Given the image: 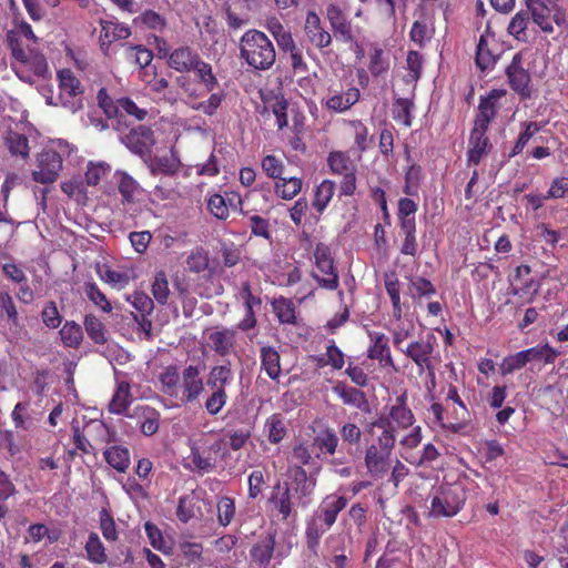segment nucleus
<instances>
[{"instance_id":"obj_58","label":"nucleus","mask_w":568,"mask_h":568,"mask_svg":"<svg viewBox=\"0 0 568 568\" xmlns=\"http://www.w3.org/2000/svg\"><path fill=\"white\" fill-rule=\"evenodd\" d=\"M395 321L397 324L393 329H390V334L393 338V345L397 351H400L404 347V342L414 335L415 325L409 321L404 322L403 317Z\"/></svg>"},{"instance_id":"obj_31","label":"nucleus","mask_w":568,"mask_h":568,"mask_svg":"<svg viewBox=\"0 0 568 568\" xmlns=\"http://www.w3.org/2000/svg\"><path fill=\"white\" fill-rule=\"evenodd\" d=\"M133 402L131 385L126 379L116 378L115 389L108 405V410L114 415L128 417L129 407Z\"/></svg>"},{"instance_id":"obj_18","label":"nucleus","mask_w":568,"mask_h":568,"mask_svg":"<svg viewBox=\"0 0 568 568\" xmlns=\"http://www.w3.org/2000/svg\"><path fill=\"white\" fill-rule=\"evenodd\" d=\"M488 129L474 124L468 139V165H478L484 156L491 151L493 144L487 135Z\"/></svg>"},{"instance_id":"obj_33","label":"nucleus","mask_w":568,"mask_h":568,"mask_svg":"<svg viewBox=\"0 0 568 568\" xmlns=\"http://www.w3.org/2000/svg\"><path fill=\"white\" fill-rule=\"evenodd\" d=\"M9 47L12 57L22 64H30L33 62L37 68V73L42 72L47 68V62L43 55L34 53L32 50H24L21 42L16 39L11 33L8 34Z\"/></svg>"},{"instance_id":"obj_35","label":"nucleus","mask_w":568,"mask_h":568,"mask_svg":"<svg viewBox=\"0 0 568 568\" xmlns=\"http://www.w3.org/2000/svg\"><path fill=\"white\" fill-rule=\"evenodd\" d=\"M240 214L243 216L244 224L251 231V236L262 237L270 241L272 239V227L268 219L263 217L252 211L241 207Z\"/></svg>"},{"instance_id":"obj_16","label":"nucleus","mask_w":568,"mask_h":568,"mask_svg":"<svg viewBox=\"0 0 568 568\" xmlns=\"http://www.w3.org/2000/svg\"><path fill=\"white\" fill-rule=\"evenodd\" d=\"M222 450V440H214L206 445H192L190 459L194 470L205 474L212 471L216 466V455Z\"/></svg>"},{"instance_id":"obj_60","label":"nucleus","mask_w":568,"mask_h":568,"mask_svg":"<svg viewBox=\"0 0 568 568\" xmlns=\"http://www.w3.org/2000/svg\"><path fill=\"white\" fill-rule=\"evenodd\" d=\"M97 272L103 282L112 285L113 287H125L130 281V276L126 272L114 271L106 265L98 266Z\"/></svg>"},{"instance_id":"obj_2","label":"nucleus","mask_w":568,"mask_h":568,"mask_svg":"<svg viewBox=\"0 0 568 568\" xmlns=\"http://www.w3.org/2000/svg\"><path fill=\"white\" fill-rule=\"evenodd\" d=\"M240 58L255 71L270 70L276 61L273 42L262 31L250 29L240 39Z\"/></svg>"},{"instance_id":"obj_51","label":"nucleus","mask_w":568,"mask_h":568,"mask_svg":"<svg viewBox=\"0 0 568 568\" xmlns=\"http://www.w3.org/2000/svg\"><path fill=\"white\" fill-rule=\"evenodd\" d=\"M236 515V506L234 498L230 496H221L216 501L217 523L222 527H227L233 523Z\"/></svg>"},{"instance_id":"obj_45","label":"nucleus","mask_w":568,"mask_h":568,"mask_svg":"<svg viewBox=\"0 0 568 568\" xmlns=\"http://www.w3.org/2000/svg\"><path fill=\"white\" fill-rule=\"evenodd\" d=\"M328 526H325L320 519H316L314 516L306 521L305 528V540L307 548L314 552L320 547V542L322 537L329 530Z\"/></svg>"},{"instance_id":"obj_8","label":"nucleus","mask_w":568,"mask_h":568,"mask_svg":"<svg viewBox=\"0 0 568 568\" xmlns=\"http://www.w3.org/2000/svg\"><path fill=\"white\" fill-rule=\"evenodd\" d=\"M57 78L59 81V100L61 104L72 113L83 109L84 89L81 81L70 69L59 70Z\"/></svg>"},{"instance_id":"obj_30","label":"nucleus","mask_w":568,"mask_h":568,"mask_svg":"<svg viewBox=\"0 0 568 568\" xmlns=\"http://www.w3.org/2000/svg\"><path fill=\"white\" fill-rule=\"evenodd\" d=\"M339 445V437L333 427L324 426L315 432L312 446L316 449V458L334 456Z\"/></svg>"},{"instance_id":"obj_6","label":"nucleus","mask_w":568,"mask_h":568,"mask_svg":"<svg viewBox=\"0 0 568 568\" xmlns=\"http://www.w3.org/2000/svg\"><path fill=\"white\" fill-rule=\"evenodd\" d=\"M437 346L436 337L433 334H426L416 341L408 343L399 352L409 358L418 368V373L427 372L434 376L435 357L434 352Z\"/></svg>"},{"instance_id":"obj_55","label":"nucleus","mask_w":568,"mask_h":568,"mask_svg":"<svg viewBox=\"0 0 568 568\" xmlns=\"http://www.w3.org/2000/svg\"><path fill=\"white\" fill-rule=\"evenodd\" d=\"M59 334L62 343L71 348H78L83 338L82 327L73 321L65 322Z\"/></svg>"},{"instance_id":"obj_24","label":"nucleus","mask_w":568,"mask_h":568,"mask_svg":"<svg viewBox=\"0 0 568 568\" xmlns=\"http://www.w3.org/2000/svg\"><path fill=\"white\" fill-rule=\"evenodd\" d=\"M128 417L136 420V425L144 436H153L160 428L161 413L150 405H136L128 414Z\"/></svg>"},{"instance_id":"obj_20","label":"nucleus","mask_w":568,"mask_h":568,"mask_svg":"<svg viewBox=\"0 0 568 568\" xmlns=\"http://www.w3.org/2000/svg\"><path fill=\"white\" fill-rule=\"evenodd\" d=\"M506 95L504 89H493L486 97H480L478 112L474 119V124L480 128H489L490 123L496 119L500 108L499 100Z\"/></svg>"},{"instance_id":"obj_46","label":"nucleus","mask_w":568,"mask_h":568,"mask_svg":"<svg viewBox=\"0 0 568 568\" xmlns=\"http://www.w3.org/2000/svg\"><path fill=\"white\" fill-rule=\"evenodd\" d=\"M303 187V180L297 176L281 178L274 183L275 194L283 200L294 199Z\"/></svg>"},{"instance_id":"obj_1","label":"nucleus","mask_w":568,"mask_h":568,"mask_svg":"<svg viewBox=\"0 0 568 568\" xmlns=\"http://www.w3.org/2000/svg\"><path fill=\"white\" fill-rule=\"evenodd\" d=\"M288 471L293 487L287 483H278L273 487L270 497L273 510L283 521L297 518V507L308 505L317 483L315 474L308 475L301 466H292Z\"/></svg>"},{"instance_id":"obj_27","label":"nucleus","mask_w":568,"mask_h":568,"mask_svg":"<svg viewBox=\"0 0 568 568\" xmlns=\"http://www.w3.org/2000/svg\"><path fill=\"white\" fill-rule=\"evenodd\" d=\"M274 551L275 534L270 532L261 537L250 549L251 566L256 568H270Z\"/></svg>"},{"instance_id":"obj_38","label":"nucleus","mask_w":568,"mask_h":568,"mask_svg":"<svg viewBox=\"0 0 568 568\" xmlns=\"http://www.w3.org/2000/svg\"><path fill=\"white\" fill-rule=\"evenodd\" d=\"M272 310L281 324L297 325V310L295 303L287 297H275Z\"/></svg>"},{"instance_id":"obj_59","label":"nucleus","mask_w":568,"mask_h":568,"mask_svg":"<svg viewBox=\"0 0 568 568\" xmlns=\"http://www.w3.org/2000/svg\"><path fill=\"white\" fill-rule=\"evenodd\" d=\"M333 392L343 400L346 405L361 406V404L365 400L364 392L355 388L348 387L342 383H337L333 387Z\"/></svg>"},{"instance_id":"obj_54","label":"nucleus","mask_w":568,"mask_h":568,"mask_svg":"<svg viewBox=\"0 0 568 568\" xmlns=\"http://www.w3.org/2000/svg\"><path fill=\"white\" fill-rule=\"evenodd\" d=\"M134 23L149 30L162 32L166 28V19L154 10L148 9L134 18Z\"/></svg>"},{"instance_id":"obj_25","label":"nucleus","mask_w":568,"mask_h":568,"mask_svg":"<svg viewBox=\"0 0 568 568\" xmlns=\"http://www.w3.org/2000/svg\"><path fill=\"white\" fill-rule=\"evenodd\" d=\"M304 32L307 41L320 50L332 44V34L324 28L320 16L315 11L306 13Z\"/></svg>"},{"instance_id":"obj_14","label":"nucleus","mask_w":568,"mask_h":568,"mask_svg":"<svg viewBox=\"0 0 568 568\" xmlns=\"http://www.w3.org/2000/svg\"><path fill=\"white\" fill-rule=\"evenodd\" d=\"M155 42L161 57H168L169 67L180 73H190L201 59L200 54L187 45L179 47L168 54V51H163L161 47V44L165 45L166 42L159 37H155Z\"/></svg>"},{"instance_id":"obj_10","label":"nucleus","mask_w":568,"mask_h":568,"mask_svg":"<svg viewBox=\"0 0 568 568\" xmlns=\"http://www.w3.org/2000/svg\"><path fill=\"white\" fill-rule=\"evenodd\" d=\"M429 413L434 417V424L454 434L463 432L469 423V412L465 403L458 406L455 405L445 416V407L443 404L435 402L430 405Z\"/></svg>"},{"instance_id":"obj_62","label":"nucleus","mask_w":568,"mask_h":568,"mask_svg":"<svg viewBox=\"0 0 568 568\" xmlns=\"http://www.w3.org/2000/svg\"><path fill=\"white\" fill-rule=\"evenodd\" d=\"M212 393L206 397L204 402V408L209 415H219L227 403L226 389L211 388Z\"/></svg>"},{"instance_id":"obj_52","label":"nucleus","mask_w":568,"mask_h":568,"mask_svg":"<svg viewBox=\"0 0 568 568\" xmlns=\"http://www.w3.org/2000/svg\"><path fill=\"white\" fill-rule=\"evenodd\" d=\"M523 130L519 133L517 141L515 142L511 151L509 152V158H515L516 155L520 154L529 140L541 130V125L538 122L529 121L524 122L521 124Z\"/></svg>"},{"instance_id":"obj_49","label":"nucleus","mask_w":568,"mask_h":568,"mask_svg":"<svg viewBox=\"0 0 568 568\" xmlns=\"http://www.w3.org/2000/svg\"><path fill=\"white\" fill-rule=\"evenodd\" d=\"M409 295L414 301L430 298L436 294L434 284L423 276H412L408 285Z\"/></svg>"},{"instance_id":"obj_23","label":"nucleus","mask_w":568,"mask_h":568,"mask_svg":"<svg viewBox=\"0 0 568 568\" xmlns=\"http://www.w3.org/2000/svg\"><path fill=\"white\" fill-rule=\"evenodd\" d=\"M348 499L345 496L336 494L327 495L320 503L313 515L316 519H320L325 526L332 528L336 523L338 514L346 508Z\"/></svg>"},{"instance_id":"obj_32","label":"nucleus","mask_w":568,"mask_h":568,"mask_svg":"<svg viewBox=\"0 0 568 568\" xmlns=\"http://www.w3.org/2000/svg\"><path fill=\"white\" fill-rule=\"evenodd\" d=\"M499 52L494 39L489 41L488 37L481 34L477 44L475 63L480 71L493 70L498 61Z\"/></svg>"},{"instance_id":"obj_12","label":"nucleus","mask_w":568,"mask_h":568,"mask_svg":"<svg viewBox=\"0 0 568 568\" xmlns=\"http://www.w3.org/2000/svg\"><path fill=\"white\" fill-rule=\"evenodd\" d=\"M195 74L197 83L203 90H196L189 81L184 80L180 82V87L189 99L197 100L204 97L206 93L214 91L219 87V81L213 73V68L209 62H205L202 58L194 65L191 71Z\"/></svg>"},{"instance_id":"obj_53","label":"nucleus","mask_w":568,"mask_h":568,"mask_svg":"<svg viewBox=\"0 0 568 568\" xmlns=\"http://www.w3.org/2000/svg\"><path fill=\"white\" fill-rule=\"evenodd\" d=\"M327 165L333 174H345L355 170L351 158L346 152L332 151L327 156Z\"/></svg>"},{"instance_id":"obj_19","label":"nucleus","mask_w":568,"mask_h":568,"mask_svg":"<svg viewBox=\"0 0 568 568\" xmlns=\"http://www.w3.org/2000/svg\"><path fill=\"white\" fill-rule=\"evenodd\" d=\"M326 18L336 39L345 43L354 41L352 21L339 4L328 3L326 6Z\"/></svg>"},{"instance_id":"obj_42","label":"nucleus","mask_w":568,"mask_h":568,"mask_svg":"<svg viewBox=\"0 0 568 568\" xmlns=\"http://www.w3.org/2000/svg\"><path fill=\"white\" fill-rule=\"evenodd\" d=\"M105 462L119 473H125L131 464L130 450L126 447L114 445L103 452Z\"/></svg>"},{"instance_id":"obj_21","label":"nucleus","mask_w":568,"mask_h":568,"mask_svg":"<svg viewBox=\"0 0 568 568\" xmlns=\"http://www.w3.org/2000/svg\"><path fill=\"white\" fill-rule=\"evenodd\" d=\"M369 346L367 348V357L372 361H377L383 367H390L397 371L393 359L389 338L382 332H368Z\"/></svg>"},{"instance_id":"obj_22","label":"nucleus","mask_w":568,"mask_h":568,"mask_svg":"<svg viewBox=\"0 0 568 568\" xmlns=\"http://www.w3.org/2000/svg\"><path fill=\"white\" fill-rule=\"evenodd\" d=\"M99 23L101 27L99 44L104 55L109 54L112 43L119 40H125L131 36V29L125 23H121L115 19H100Z\"/></svg>"},{"instance_id":"obj_57","label":"nucleus","mask_w":568,"mask_h":568,"mask_svg":"<svg viewBox=\"0 0 568 568\" xmlns=\"http://www.w3.org/2000/svg\"><path fill=\"white\" fill-rule=\"evenodd\" d=\"M211 95L200 102L190 103V106L195 110L204 113L205 115L212 116L216 113L217 109L221 106L222 102L225 100V92L223 90L219 92H210Z\"/></svg>"},{"instance_id":"obj_4","label":"nucleus","mask_w":568,"mask_h":568,"mask_svg":"<svg viewBox=\"0 0 568 568\" xmlns=\"http://www.w3.org/2000/svg\"><path fill=\"white\" fill-rule=\"evenodd\" d=\"M467 494L460 483L442 485L432 498L429 515L439 517H454L465 505Z\"/></svg>"},{"instance_id":"obj_3","label":"nucleus","mask_w":568,"mask_h":568,"mask_svg":"<svg viewBox=\"0 0 568 568\" xmlns=\"http://www.w3.org/2000/svg\"><path fill=\"white\" fill-rule=\"evenodd\" d=\"M372 443L365 448L364 464L366 473L374 479L384 478L392 466V455L396 446V436L389 430L375 435L374 429L368 428Z\"/></svg>"},{"instance_id":"obj_43","label":"nucleus","mask_w":568,"mask_h":568,"mask_svg":"<svg viewBox=\"0 0 568 568\" xmlns=\"http://www.w3.org/2000/svg\"><path fill=\"white\" fill-rule=\"evenodd\" d=\"M335 190L336 184L332 180H323L316 186L314 199L312 201V206L318 214H322L328 206L331 200L335 194Z\"/></svg>"},{"instance_id":"obj_5","label":"nucleus","mask_w":568,"mask_h":568,"mask_svg":"<svg viewBox=\"0 0 568 568\" xmlns=\"http://www.w3.org/2000/svg\"><path fill=\"white\" fill-rule=\"evenodd\" d=\"M415 423V416L407 405V395L404 393L396 397L395 404L389 407L387 414H379L376 419L369 423L372 429L381 432L389 430L396 436L397 429H408Z\"/></svg>"},{"instance_id":"obj_64","label":"nucleus","mask_w":568,"mask_h":568,"mask_svg":"<svg viewBox=\"0 0 568 568\" xmlns=\"http://www.w3.org/2000/svg\"><path fill=\"white\" fill-rule=\"evenodd\" d=\"M261 168L265 175L275 182L283 178L285 170L283 161L273 154H267L262 158Z\"/></svg>"},{"instance_id":"obj_47","label":"nucleus","mask_w":568,"mask_h":568,"mask_svg":"<svg viewBox=\"0 0 568 568\" xmlns=\"http://www.w3.org/2000/svg\"><path fill=\"white\" fill-rule=\"evenodd\" d=\"M4 144L11 155L21 156L22 159H27L29 156V140L24 134L10 130L4 136Z\"/></svg>"},{"instance_id":"obj_7","label":"nucleus","mask_w":568,"mask_h":568,"mask_svg":"<svg viewBox=\"0 0 568 568\" xmlns=\"http://www.w3.org/2000/svg\"><path fill=\"white\" fill-rule=\"evenodd\" d=\"M313 255L315 266L320 273L312 274L314 280L322 288L328 291L337 290L339 286V277L329 246L324 243H317Z\"/></svg>"},{"instance_id":"obj_37","label":"nucleus","mask_w":568,"mask_h":568,"mask_svg":"<svg viewBox=\"0 0 568 568\" xmlns=\"http://www.w3.org/2000/svg\"><path fill=\"white\" fill-rule=\"evenodd\" d=\"M529 11V16L532 20V23L538 26L539 29L545 33H552L554 26L552 21L557 24L564 22V17H560L557 12H555V8H527Z\"/></svg>"},{"instance_id":"obj_13","label":"nucleus","mask_w":568,"mask_h":568,"mask_svg":"<svg viewBox=\"0 0 568 568\" xmlns=\"http://www.w3.org/2000/svg\"><path fill=\"white\" fill-rule=\"evenodd\" d=\"M540 282L531 276V268L528 265H519L515 268L510 280L513 295L518 296L523 303H531L539 293Z\"/></svg>"},{"instance_id":"obj_15","label":"nucleus","mask_w":568,"mask_h":568,"mask_svg":"<svg viewBox=\"0 0 568 568\" xmlns=\"http://www.w3.org/2000/svg\"><path fill=\"white\" fill-rule=\"evenodd\" d=\"M204 390V383L199 366L189 365L182 371L180 384V396L176 397L181 404H191L199 399Z\"/></svg>"},{"instance_id":"obj_56","label":"nucleus","mask_w":568,"mask_h":568,"mask_svg":"<svg viewBox=\"0 0 568 568\" xmlns=\"http://www.w3.org/2000/svg\"><path fill=\"white\" fill-rule=\"evenodd\" d=\"M83 324L88 336L95 344L102 345L108 341L105 326L95 315H85Z\"/></svg>"},{"instance_id":"obj_26","label":"nucleus","mask_w":568,"mask_h":568,"mask_svg":"<svg viewBox=\"0 0 568 568\" xmlns=\"http://www.w3.org/2000/svg\"><path fill=\"white\" fill-rule=\"evenodd\" d=\"M361 99V91L356 87H351L344 92L329 91L323 99L322 104L329 111L344 113L355 105Z\"/></svg>"},{"instance_id":"obj_9","label":"nucleus","mask_w":568,"mask_h":568,"mask_svg":"<svg viewBox=\"0 0 568 568\" xmlns=\"http://www.w3.org/2000/svg\"><path fill=\"white\" fill-rule=\"evenodd\" d=\"M525 54L519 51L514 54L505 70L510 89L519 95L520 100H528L532 97L531 75L525 68Z\"/></svg>"},{"instance_id":"obj_28","label":"nucleus","mask_w":568,"mask_h":568,"mask_svg":"<svg viewBox=\"0 0 568 568\" xmlns=\"http://www.w3.org/2000/svg\"><path fill=\"white\" fill-rule=\"evenodd\" d=\"M126 146L139 155L146 154L155 143L154 132L150 126L138 125L125 135Z\"/></svg>"},{"instance_id":"obj_50","label":"nucleus","mask_w":568,"mask_h":568,"mask_svg":"<svg viewBox=\"0 0 568 568\" xmlns=\"http://www.w3.org/2000/svg\"><path fill=\"white\" fill-rule=\"evenodd\" d=\"M267 439L272 444H280L286 436L287 429L281 414L271 415L264 425Z\"/></svg>"},{"instance_id":"obj_17","label":"nucleus","mask_w":568,"mask_h":568,"mask_svg":"<svg viewBox=\"0 0 568 568\" xmlns=\"http://www.w3.org/2000/svg\"><path fill=\"white\" fill-rule=\"evenodd\" d=\"M243 205V201L240 194L231 192L222 195L220 193H213L206 197V209L212 216L219 221H226L230 216V210L239 211Z\"/></svg>"},{"instance_id":"obj_44","label":"nucleus","mask_w":568,"mask_h":568,"mask_svg":"<svg viewBox=\"0 0 568 568\" xmlns=\"http://www.w3.org/2000/svg\"><path fill=\"white\" fill-rule=\"evenodd\" d=\"M520 354L524 355L526 364L534 361L544 362L545 364H554L561 353L549 344H544L520 351Z\"/></svg>"},{"instance_id":"obj_36","label":"nucleus","mask_w":568,"mask_h":568,"mask_svg":"<svg viewBox=\"0 0 568 568\" xmlns=\"http://www.w3.org/2000/svg\"><path fill=\"white\" fill-rule=\"evenodd\" d=\"M261 369L272 381H278L282 374L281 355L274 346H263L260 351Z\"/></svg>"},{"instance_id":"obj_34","label":"nucleus","mask_w":568,"mask_h":568,"mask_svg":"<svg viewBox=\"0 0 568 568\" xmlns=\"http://www.w3.org/2000/svg\"><path fill=\"white\" fill-rule=\"evenodd\" d=\"M384 285L392 303V315L394 320H400L404 314L400 302V282L396 271L384 273Z\"/></svg>"},{"instance_id":"obj_41","label":"nucleus","mask_w":568,"mask_h":568,"mask_svg":"<svg viewBox=\"0 0 568 568\" xmlns=\"http://www.w3.org/2000/svg\"><path fill=\"white\" fill-rule=\"evenodd\" d=\"M84 550L87 552V559L90 562L95 565L108 564L109 567L115 566L113 562L108 560V555L105 552L104 545L102 544L98 534L90 532L84 546Z\"/></svg>"},{"instance_id":"obj_61","label":"nucleus","mask_w":568,"mask_h":568,"mask_svg":"<svg viewBox=\"0 0 568 568\" xmlns=\"http://www.w3.org/2000/svg\"><path fill=\"white\" fill-rule=\"evenodd\" d=\"M413 102L407 98H397L393 103V119L405 126L412 125Z\"/></svg>"},{"instance_id":"obj_40","label":"nucleus","mask_w":568,"mask_h":568,"mask_svg":"<svg viewBox=\"0 0 568 568\" xmlns=\"http://www.w3.org/2000/svg\"><path fill=\"white\" fill-rule=\"evenodd\" d=\"M530 24L529 11L520 10L511 18L508 24V33L518 41L528 42L531 36L529 32Z\"/></svg>"},{"instance_id":"obj_48","label":"nucleus","mask_w":568,"mask_h":568,"mask_svg":"<svg viewBox=\"0 0 568 568\" xmlns=\"http://www.w3.org/2000/svg\"><path fill=\"white\" fill-rule=\"evenodd\" d=\"M233 379V372L230 363L212 367L207 378L210 388L225 389Z\"/></svg>"},{"instance_id":"obj_11","label":"nucleus","mask_w":568,"mask_h":568,"mask_svg":"<svg viewBox=\"0 0 568 568\" xmlns=\"http://www.w3.org/2000/svg\"><path fill=\"white\" fill-rule=\"evenodd\" d=\"M62 170V158L55 150L45 148L37 155V168L32 179L40 184H50L58 180Z\"/></svg>"},{"instance_id":"obj_29","label":"nucleus","mask_w":568,"mask_h":568,"mask_svg":"<svg viewBox=\"0 0 568 568\" xmlns=\"http://www.w3.org/2000/svg\"><path fill=\"white\" fill-rule=\"evenodd\" d=\"M237 332L234 328L217 327L207 335V343L212 351L224 357L230 355L235 347Z\"/></svg>"},{"instance_id":"obj_39","label":"nucleus","mask_w":568,"mask_h":568,"mask_svg":"<svg viewBox=\"0 0 568 568\" xmlns=\"http://www.w3.org/2000/svg\"><path fill=\"white\" fill-rule=\"evenodd\" d=\"M181 379L182 374L180 375L175 365L166 366L159 375L161 392L164 395L176 399V397L180 396Z\"/></svg>"},{"instance_id":"obj_63","label":"nucleus","mask_w":568,"mask_h":568,"mask_svg":"<svg viewBox=\"0 0 568 568\" xmlns=\"http://www.w3.org/2000/svg\"><path fill=\"white\" fill-rule=\"evenodd\" d=\"M84 293L87 297L104 313L112 311L111 303L94 282H87L84 284Z\"/></svg>"}]
</instances>
